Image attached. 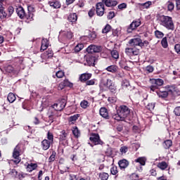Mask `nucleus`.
I'll use <instances>...</instances> for the list:
<instances>
[{"label":"nucleus","mask_w":180,"mask_h":180,"mask_svg":"<svg viewBox=\"0 0 180 180\" xmlns=\"http://www.w3.org/2000/svg\"><path fill=\"white\" fill-rule=\"evenodd\" d=\"M133 110L127 105H122L117 110L116 113L112 114V117L117 122H131L133 120Z\"/></svg>","instance_id":"obj_1"},{"label":"nucleus","mask_w":180,"mask_h":180,"mask_svg":"<svg viewBox=\"0 0 180 180\" xmlns=\"http://www.w3.org/2000/svg\"><path fill=\"white\" fill-rule=\"evenodd\" d=\"M160 25L165 27L167 30H175V24H174V20L172 17L165 15H162L158 17Z\"/></svg>","instance_id":"obj_2"},{"label":"nucleus","mask_w":180,"mask_h":180,"mask_svg":"<svg viewBox=\"0 0 180 180\" xmlns=\"http://www.w3.org/2000/svg\"><path fill=\"white\" fill-rule=\"evenodd\" d=\"M15 12L20 19L24 20L25 23H30L34 20V14L33 13H27L25 11V8L22 6H19L16 9Z\"/></svg>","instance_id":"obj_3"},{"label":"nucleus","mask_w":180,"mask_h":180,"mask_svg":"<svg viewBox=\"0 0 180 180\" xmlns=\"http://www.w3.org/2000/svg\"><path fill=\"white\" fill-rule=\"evenodd\" d=\"M20 70H25V64L23 60H20L14 66L8 65L6 67V71L9 74H13V75H18L20 72Z\"/></svg>","instance_id":"obj_4"},{"label":"nucleus","mask_w":180,"mask_h":180,"mask_svg":"<svg viewBox=\"0 0 180 180\" xmlns=\"http://www.w3.org/2000/svg\"><path fill=\"white\" fill-rule=\"evenodd\" d=\"M23 147V146L20 145V144H18L15 148L13 149V158H14L15 160H13V162H14V164H19V162H20V161H22V159L20 158V155L23 153V149L22 148Z\"/></svg>","instance_id":"obj_5"},{"label":"nucleus","mask_w":180,"mask_h":180,"mask_svg":"<svg viewBox=\"0 0 180 180\" xmlns=\"http://www.w3.org/2000/svg\"><path fill=\"white\" fill-rule=\"evenodd\" d=\"M149 82L151 84L149 88L152 92H155L156 89L164 85V80L162 79H150Z\"/></svg>","instance_id":"obj_6"},{"label":"nucleus","mask_w":180,"mask_h":180,"mask_svg":"<svg viewBox=\"0 0 180 180\" xmlns=\"http://www.w3.org/2000/svg\"><path fill=\"white\" fill-rule=\"evenodd\" d=\"M89 140L94 146H103L105 144V142L101 139L99 134L92 133L89 137Z\"/></svg>","instance_id":"obj_7"},{"label":"nucleus","mask_w":180,"mask_h":180,"mask_svg":"<svg viewBox=\"0 0 180 180\" xmlns=\"http://www.w3.org/2000/svg\"><path fill=\"white\" fill-rule=\"evenodd\" d=\"M125 53L129 57H133V56H139L140 54V49H137L136 46L129 45L125 49Z\"/></svg>","instance_id":"obj_8"},{"label":"nucleus","mask_w":180,"mask_h":180,"mask_svg":"<svg viewBox=\"0 0 180 180\" xmlns=\"http://www.w3.org/2000/svg\"><path fill=\"white\" fill-rule=\"evenodd\" d=\"M67 105V101L64 98L61 99L58 103H54L52 105L53 109L56 110V112H61L64 110V108Z\"/></svg>","instance_id":"obj_9"},{"label":"nucleus","mask_w":180,"mask_h":180,"mask_svg":"<svg viewBox=\"0 0 180 180\" xmlns=\"http://www.w3.org/2000/svg\"><path fill=\"white\" fill-rule=\"evenodd\" d=\"M59 142L63 146H68V132L63 129L59 135Z\"/></svg>","instance_id":"obj_10"},{"label":"nucleus","mask_w":180,"mask_h":180,"mask_svg":"<svg viewBox=\"0 0 180 180\" xmlns=\"http://www.w3.org/2000/svg\"><path fill=\"white\" fill-rule=\"evenodd\" d=\"M103 49L102 46L91 44L86 48V51L89 54H94V53H101Z\"/></svg>","instance_id":"obj_11"},{"label":"nucleus","mask_w":180,"mask_h":180,"mask_svg":"<svg viewBox=\"0 0 180 180\" xmlns=\"http://www.w3.org/2000/svg\"><path fill=\"white\" fill-rule=\"evenodd\" d=\"M96 13L97 16H103L105 15V4L103 2H98L96 5Z\"/></svg>","instance_id":"obj_12"},{"label":"nucleus","mask_w":180,"mask_h":180,"mask_svg":"<svg viewBox=\"0 0 180 180\" xmlns=\"http://www.w3.org/2000/svg\"><path fill=\"white\" fill-rule=\"evenodd\" d=\"M129 44L130 46H134L136 47V46H139V47H144V43H143V41H141V39L139 37L131 39L129 41Z\"/></svg>","instance_id":"obj_13"},{"label":"nucleus","mask_w":180,"mask_h":180,"mask_svg":"<svg viewBox=\"0 0 180 180\" xmlns=\"http://www.w3.org/2000/svg\"><path fill=\"white\" fill-rule=\"evenodd\" d=\"M140 25H141V21L134 20L127 27V33H132L133 30H136V29H137V27H139Z\"/></svg>","instance_id":"obj_14"},{"label":"nucleus","mask_w":180,"mask_h":180,"mask_svg":"<svg viewBox=\"0 0 180 180\" xmlns=\"http://www.w3.org/2000/svg\"><path fill=\"white\" fill-rule=\"evenodd\" d=\"M67 20L72 25H77V20H78V15L76 13H70L68 16Z\"/></svg>","instance_id":"obj_15"},{"label":"nucleus","mask_w":180,"mask_h":180,"mask_svg":"<svg viewBox=\"0 0 180 180\" xmlns=\"http://www.w3.org/2000/svg\"><path fill=\"white\" fill-rule=\"evenodd\" d=\"M99 114L101 117H103V119H105V120H109V119H110V117L109 116V112L108 111V109L105 107H101L100 108Z\"/></svg>","instance_id":"obj_16"},{"label":"nucleus","mask_w":180,"mask_h":180,"mask_svg":"<svg viewBox=\"0 0 180 180\" xmlns=\"http://www.w3.org/2000/svg\"><path fill=\"white\" fill-rule=\"evenodd\" d=\"M102 3L108 8H115L118 4L116 0H102Z\"/></svg>","instance_id":"obj_17"},{"label":"nucleus","mask_w":180,"mask_h":180,"mask_svg":"<svg viewBox=\"0 0 180 180\" xmlns=\"http://www.w3.org/2000/svg\"><path fill=\"white\" fill-rule=\"evenodd\" d=\"M91 78H92V74L86 72L82 74L79 76V79L80 82H86V81L91 79Z\"/></svg>","instance_id":"obj_18"},{"label":"nucleus","mask_w":180,"mask_h":180,"mask_svg":"<svg viewBox=\"0 0 180 180\" xmlns=\"http://www.w3.org/2000/svg\"><path fill=\"white\" fill-rule=\"evenodd\" d=\"M109 84H110L109 85ZM107 85H109L108 89L112 94H116L117 92V88L116 87V85L112 83V80L110 79H107Z\"/></svg>","instance_id":"obj_19"},{"label":"nucleus","mask_w":180,"mask_h":180,"mask_svg":"<svg viewBox=\"0 0 180 180\" xmlns=\"http://www.w3.org/2000/svg\"><path fill=\"white\" fill-rule=\"evenodd\" d=\"M130 162H129V160H126V159H122L119 160L118 162V165L120 168V169H126V168H127L129 165Z\"/></svg>","instance_id":"obj_20"},{"label":"nucleus","mask_w":180,"mask_h":180,"mask_svg":"<svg viewBox=\"0 0 180 180\" xmlns=\"http://www.w3.org/2000/svg\"><path fill=\"white\" fill-rule=\"evenodd\" d=\"M51 144H53V143L51 142H50L49 140L44 139L41 142V147L42 150H44V151H46V150H49V148H50V146H51Z\"/></svg>","instance_id":"obj_21"},{"label":"nucleus","mask_w":180,"mask_h":180,"mask_svg":"<svg viewBox=\"0 0 180 180\" xmlns=\"http://www.w3.org/2000/svg\"><path fill=\"white\" fill-rule=\"evenodd\" d=\"M25 166L26 167V169L27 171V172H32V171H34V169H37V163H26L25 165Z\"/></svg>","instance_id":"obj_22"},{"label":"nucleus","mask_w":180,"mask_h":180,"mask_svg":"<svg viewBox=\"0 0 180 180\" xmlns=\"http://www.w3.org/2000/svg\"><path fill=\"white\" fill-rule=\"evenodd\" d=\"M96 61V56H94V54L91 53L86 57V62L89 65H95V62Z\"/></svg>","instance_id":"obj_23"},{"label":"nucleus","mask_w":180,"mask_h":180,"mask_svg":"<svg viewBox=\"0 0 180 180\" xmlns=\"http://www.w3.org/2000/svg\"><path fill=\"white\" fill-rule=\"evenodd\" d=\"M151 5H153V2L150 1H146L145 3H142V4L141 3L138 4V6L141 11H143V9H148V8L151 6Z\"/></svg>","instance_id":"obj_24"},{"label":"nucleus","mask_w":180,"mask_h":180,"mask_svg":"<svg viewBox=\"0 0 180 180\" xmlns=\"http://www.w3.org/2000/svg\"><path fill=\"white\" fill-rule=\"evenodd\" d=\"M49 6H51V8H53L54 9H58L61 8V4L60 1L57 0L50 1H49Z\"/></svg>","instance_id":"obj_25"},{"label":"nucleus","mask_w":180,"mask_h":180,"mask_svg":"<svg viewBox=\"0 0 180 180\" xmlns=\"http://www.w3.org/2000/svg\"><path fill=\"white\" fill-rule=\"evenodd\" d=\"M106 71L108 72H112V74H116L119 70V67L116 65H111L105 68Z\"/></svg>","instance_id":"obj_26"},{"label":"nucleus","mask_w":180,"mask_h":180,"mask_svg":"<svg viewBox=\"0 0 180 180\" xmlns=\"http://www.w3.org/2000/svg\"><path fill=\"white\" fill-rule=\"evenodd\" d=\"M158 168L161 169V171H165V169H168V163L165 161H162L158 163L157 165Z\"/></svg>","instance_id":"obj_27"},{"label":"nucleus","mask_w":180,"mask_h":180,"mask_svg":"<svg viewBox=\"0 0 180 180\" xmlns=\"http://www.w3.org/2000/svg\"><path fill=\"white\" fill-rule=\"evenodd\" d=\"M47 49H49V41L47 39H43L41 40L40 51L43 52L45 50H47Z\"/></svg>","instance_id":"obj_28"},{"label":"nucleus","mask_w":180,"mask_h":180,"mask_svg":"<svg viewBox=\"0 0 180 180\" xmlns=\"http://www.w3.org/2000/svg\"><path fill=\"white\" fill-rule=\"evenodd\" d=\"M134 162H138L140 165L144 166L146 165V162H147V158L146 157H139L135 159Z\"/></svg>","instance_id":"obj_29"},{"label":"nucleus","mask_w":180,"mask_h":180,"mask_svg":"<svg viewBox=\"0 0 180 180\" xmlns=\"http://www.w3.org/2000/svg\"><path fill=\"white\" fill-rule=\"evenodd\" d=\"M163 147L165 150H169L172 147V141L167 139L163 142Z\"/></svg>","instance_id":"obj_30"},{"label":"nucleus","mask_w":180,"mask_h":180,"mask_svg":"<svg viewBox=\"0 0 180 180\" xmlns=\"http://www.w3.org/2000/svg\"><path fill=\"white\" fill-rule=\"evenodd\" d=\"M72 134L76 139H78L81 136V131L78 129V127H74L72 129Z\"/></svg>","instance_id":"obj_31"},{"label":"nucleus","mask_w":180,"mask_h":180,"mask_svg":"<svg viewBox=\"0 0 180 180\" xmlns=\"http://www.w3.org/2000/svg\"><path fill=\"white\" fill-rule=\"evenodd\" d=\"M46 116H48L50 122L53 123L54 122V110L53 109H49L48 112L46 113Z\"/></svg>","instance_id":"obj_32"},{"label":"nucleus","mask_w":180,"mask_h":180,"mask_svg":"<svg viewBox=\"0 0 180 180\" xmlns=\"http://www.w3.org/2000/svg\"><path fill=\"white\" fill-rule=\"evenodd\" d=\"M7 99L10 103H13V102L16 101V95L11 92L8 94Z\"/></svg>","instance_id":"obj_33"},{"label":"nucleus","mask_w":180,"mask_h":180,"mask_svg":"<svg viewBox=\"0 0 180 180\" xmlns=\"http://www.w3.org/2000/svg\"><path fill=\"white\" fill-rule=\"evenodd\" d=\"M65 72H64V71L63 70H59L58 72H56L55 75H53V78H63V77H65Z\"/></svg>","instance_id":"obj_34"},{"label":"nucleus","mask_w":180,"mask_h":180,"mask_svg":"<svg viewBox=\"0 0 180 180\" xmlns=\"http://www.w3.org/2000/svg\"><path fill=\"white\" fill-rule=\"evenodd\" d=\"M157 95L159 96V98H167L168 97V91H159L157 92Z\"/></svg>","instance_id":"obj_35"},{"label":"nucleus","mask_w":180,"mask_h":180,"mask_svg":"<svg viewBox=\"0 0 180 180\" xmlns=\"http://www.w3.org/2000/svg\"><path fill=\"white\" fill-rule=\"evenodd\" d=\"M156 39H164V32L157 30L154 32Z\"/></svg>","instance_id":"obj_36"},{"label":"nucleus","mask_w":180,"mask_h":180,"mask_svg":"<svg viewBox=\"0 0 180 180\" xmlns=\"http://www.w3.org/2000/svg\"><path fill=\"white\" fill-rule=\"evenodd\" d=\"M46 137H47V140H49V142L52 143V144L54 143V135L52 134V132L49 131L47 132Z\"/></svg>","instance_id":"obj_37"},{"label":"nucleus","mask_w":180,"mask_h":180,"mask_svg":"<svg viewBox=\"0 0 180 180\" xmlns=\"http://www.w3.org/2000/svg\"><path fill=\"white\" fill-rule=\"evenodd\" d=\"M161 45L163 49H167L168 48V40L167 37H165L161 40Z\"/></svg>","instance_id":"obj_38"},{"label":"nucleus","mask_w":180,"mask_h":180,"mask_svg":"<svg viewBox=\"0 0 180 180\" xmlns=\"http://www.w3.org/2000/svg\"><path fill=\"white\" fill-rule=\"evenodd\" d=\"M7 11H8L7 18H9L12 16V15H13V13L15 12V8H13V6H8Z\"/></svg>","instance_id":"obj_39"},{"label":"nucleus","mask_w":180,"mask_h":180,"mask_svg":"<svg viewBox=\"0 0 180 180\" xmlns=\"http://www.w3.org/2000/svg\"><path fill=\"white\" fill-rule=\"evenodd\" d=\"M99 178L101 180H108L109 179V174L106 173V172H101L99 174Z\"/></svg>","instance_id":"obj_40"},{"label":"nucleus","mask_w":180,"mask_h":180,"mask_svg":"<svg viewBox=\"0 0 180 180\" xmlns=\"http://www.w3.org/2000/svg\"><path fill=\"white\" fill-rule=\"evenodd\" d=\"M62 83H63V85L65 86H68L69 88H72V86H74V84L72 83H71L70 82V80H68V79H64Z\"/></svg>","instance_id":"obj_41"},{"label":"nucleus","mask_w":180,"mask_h":180,"mask_svg":"<svg viewBox=\"0 0 180 180\" xmlns=\"http://www.w3.org/2000/svg\"><path fill=\"white\" fill-rule=\"evenodd\" d=\"M56 155H57V153L56 151H53L51 156L49 158V162L51 164V162H54L56 161Z\"/></svg>","instance_id":"obj_42"},{"label":"nucleus","mask_w":180,"mask_h":180,"mask_svg":"<svg viewBox=\"0 0 180 180\" xmlns=\"http://www.w3.org/2000/svg\"><path fill=\"white\" fill-rule=\"evenodd\" d=\"M0 19H8V13L5 11V9L0 10Z\"/></svg>","instance_id":"obj_43"},{"label":"nucleus","mask_w":180,"mask_h":180,"mask_svg":"<svg viewBox=\"0 0 180 180\" xmlns=\"http://www.w3.org/2000/svg\"><path fill=\"white\" fill-rule=\"evenodd\" d=\"M174 8L175 5L174 4V3L169 1L167 2V11H169V12H172Z\"/></svg>","instance_id":"obj_44"},{"label":"nucleus","mask_w":180,"mask_h":180,"mask_svg":"<svg viewBox=\"0 0 180 180\" xmlns=\"http://www.w3.org/2000/svg\"><path fill=\"white\" fill-rule=\"evenodd\" d=\"M110 174L112 175H117V174H119V170H117V166L114 165L110 168Z\"/></svg>","instance_id":"obj_45"},{"label":"nucleus","mask_w":180,"mask_h":180,"mask_svg":"<svg viewBox=\"0 0 180 180\" xmlns=\"http://www.w3.org/2000/svg\"><path fill=\"white\" fill-rule=\"evenodd\" d=\"M80 106L82 109H86V108L89 107V103L86 100H84L80 103Z\"/></svg>","instance_id":"obj_46"},{"label":"nucleus","mask_w":180,"mask_h":180,"mask_svg":"<svg viewBox=\"0 0 180 180\" xmlns=\"http://www.w3.org/2000/svg\"><path fill=\"white\" fill-rule=\"evenodd\" d=\"M145 70L148 74H151V72H154V67H153L151 65H149L146 67Z\"/></svg>","instance_id":"obj_47"},{"label":"nucleus","mask_w":180,"mask_h":180,"mask_svg":"<svg viewBox=\"0 0 180 180\" xmlns=\"http://www.w3.org/2000/svg\"><path fill=\"white\" fill-rule=\"evenodd\" d=\"M105 154L107 157H111L112 154H113V150H112V148L108 146L105 151Z\"/></svg>","instance_id":"obj_48"},{"label":"nucleus","mask_w":180,"mask_h":180,"mask_svg":"<svg viewBox=\"0 0 180 180\" xmlns=\"http://www.w3.org/2000/svg\"><path fill=\"white\" fill-rule=\"evenodd\" d=\"M65 36L68 40H71L74 37V34L71 31H68L65 33Z\"/></svg>","instance_id":"obj_49"},{"label":"nucleus","mask_w":180,"mask_h":180,"mask_svg":"<svg viewBox=\"0 0 180 180\" xmlns=\"http://www.w3.org/2000/svg\"><path fill=\"white\" fill-rule=\"evenodd\" d=\"M129 151V148L127 146H121L120 148V152L121 153V155H123V154H126Z\"/></svg>","instance_id":"obj_50"},{"label":"nucleus","mask_w":180,"mask_h":180,"mask_svg":"<svg viewBox=\"0 0 180 180\" xmlns=\"http://www.w3.org/2000/svg\"><path fill=\"white\" fill-rule=\"evenodd\" d=\"M82 49H84V44H78L75 47V51L76 53H79V51H81V50H82Z\"/></svg>","instance_id":"obj_51"},{"label":"nucleus","mask_w":180,"mask_h":180,"mask_svg":"<svg viewBox=\"0 0 180 180\" xmlns=\"http://www.w3.org/2000/svg\"><path fill=\"white\" fill-rule=\"evenodd\" d=\"M78 117H79V115H75L73 116H70L69 117V123H71V122H77L78 120Z\"/></svg>","instance_id":"obj_52"},{"label":"nucleus","mask_w":180,"mask_h":180,"mask_svg":"<svg viewBox=\"0 0 180 180\" xmlns=\"http://www.w3.org/2000/svg\"><path fill=\"white\" fill-rule=\"evenodd\" d=\"M111 56L112 58L117 60V58H119V52L117 50H112L111 51Z\"/></svg>","instance_id":"obj_53"},{"label":"nucleus","mask_w":180,"mask_h":180,"mask_svg":"<svg viewBox=\"0 0 180 180\" xmlns=\"http://www.w3.org/2000/svg\"><path fill=\"white\" fill-rule=\"evenodd\" d=\"M110 29H112V27L110 26V25L107 24L105 26V27L103 29L102 33H109V32L110 31Z\"/></svg>","instance_id":"obj_54"},{"label":"nucleus","mask_w":180,"mask_h":180,"mask_svg":"<svg viewBox=\"0 0 180 180\" xmlns=\"http://www.w3.org/2000/svg\"><path fill=\"white\" fill-rule=\"evenodd\" d=\"M122 86L123 89L125 88H129L130 86V83L127 81V79L123 80L122 83Z\"/></svg>","instance_id":"obj_55"},{"label":"nucleus","mask_w":180,"mask_h":180,"mask_svg":"<svg viewBox=\"0 0 180 180\" xmlns=\"http://www.w3.org/2000/svg\"><path fill=\"white\" fill-rule=\"evenodd\" d=\"M167 91L168 92H170V94H173V92L175 91L176 86L175 85H170V86H167Z\"/></svg>","instance_id":"obj_56"},{"label":"nucleus","mask_w":180,"mask_h":180,"mask_svg":"<svg viewBox=\"0 0 180 180\" xmlns=\"http://www.w3.org/2000/svg\"><path fill=\"white\" fill-rule=\"evenodd\" d=\"M154 108H155V103H149L147 105H146V108L148 110H154Z\"/></svg>","instance_id":"obj_57"},{"label":"nucleus","mask_w":180,"mask_h":180,"mask_svg":"<svg viewBox=\"0 0 180 180\" xmlns=\"http://www.w3.org/2000/svg\"><path fill=\"white\" fill-rule=\"evenodd\" d=\"M115 12L113 11H110L108 14V20H112V19H113V18H115Z\"/></svg>","instance_id":"obj_58"},{"label":"nucleus","mask_w":180,"mask_h":180,"mask_svg":"<svg viewBox=\"0 0 180 180\" xmlns=\"http://www.w3.org/2000/svg\"><path fill=\"white\" fill-rule=\"evenodd\" d=\"M173 112L174 113L175 116H180V106L176 107Z\"/></svg>","instance_id":"obj_59"},{"label":"nucleus","mask_w":180,"mask_h":180,"mask_svg":"<svg viewBox=\"0 0 180 180\" xmlns=\"http://www.w3.org/2000/svg\"><path fill=\"white\" fill-rule=\"evenodd\" d=\"M88 15L89 18H94V15H95V7H93L91 8V10H89Z\"/></svg>","instance_id":"obj_60"},{"label":"nucleus","mask_w":180,"mask_h":180,"mask_svg":"<svg viewBox=\"0 0 180 180\" xmlns=\"http://www.w3.org/2000/svg\"><path fill=\"white\" fill-rule=\"evenodd\" d=\"M89 37L91 40H95L96 39V32H92L89 34Z\"/></svg>","instance_id":"obj_61"},{"label":"nucleus","mask_w":180,"mask_h":180,"mask_svg":"<svg viewBox=\"0 0 180 180\" xmlns=\"http://www.w3.org/2000/svg\"><path fill=\"white\" fill-rule=\"evenodd\" d=\"M174 50L177 54H180V44L174 45Z\"/></svg>","instance_id":"obj_62"},{"label":"nucleus","mask_w":180,"mask_h":180,"mask_svg":"<svg viewBox=\"0 0 180 180\" xmlns=\"http://www.w3.org/2000/svg\"><path fill=\"white\" fill-rule=\"evenodd\" d=\"M9 175H11L12 176H16V175H18V171H16L15 169H12L9 172Z\"/></svg>","instance_id":"obj_63"},{"label":"nucleus","mask_w":180,"mask_h":180,"mask_svg":"<svg viewBox=\"0 0 180 180\" xmlns=\"http://www.w3.org/2000/svg\"><path fill=\"white\" fill-rule=\"evenodd\" d=\"M86 85H95V79L88 80L86 82Z\"/></svg>","instance_id":"obj_64"}]
</instances>
